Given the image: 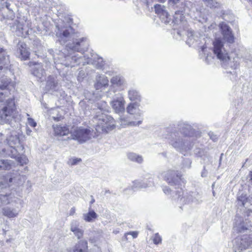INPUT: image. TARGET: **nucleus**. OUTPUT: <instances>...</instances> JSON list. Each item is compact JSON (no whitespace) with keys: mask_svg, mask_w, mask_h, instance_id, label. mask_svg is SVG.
<instances>
[{"mask_svg":"<svg viewBox=\"0 0 252 252\" xmlns=\"http://www.w3.org/2000/svg\"><path fill=\"white\" fill-rule=\"evenodd\" d=\"M19 142V140L17 136L11 135L8 138L4 139L2 134L0 133V156L19 158V154L15 147Z\"/></svg>","mask_w":252,"mask_h":252,"instance_id":"423d86ee","label":"nucleus"},{"mask_svg":"<svg viewBox=\"0 0 252 252\" xmlns=\"http://www.w3.org/2000/svg\"><path fill=\"white\" fill-rule=\"evenodd\" d=\"M191 161L189 159H185L183 161V166L185 168H189L191 167Z\"/></svg>","mask_w":252,"mask_h":252,"instance_id":"ea45409f","label":"nucleus"},{"mask_svg":"<svg viewBox=\"0 0 252 252\" xmlns=\"http://www.w3.org/2000/svg\"><path fill=\"white\" fill-rule=\"evenodd\" d=\"M70 136V139L76 140L82 143L91 139L93 131L90 128L79 127L71 133Z\"/></svg>","mask_w":252,"mask_h":252,"instance_id":"9d476101","label":"nucleus"},{"mask_svg":"<svg viewBox=\"0 0 252 252\" xmlns=\"http://www.w3.org/2000/svg\"><path fill=\"white\" fill-rule=\"evenodd\" d=\"M15 201V197L12 194H0V207L3 205L11 204Z\"/></svg>","mask_w":252,"mask_h":252,"instance_id":"4be33fe9","label":"nucleus"},{"mask_svg":"<svg viewBox=\"0 0 252 252\" xmlns=\"http://www.w3.org/2000/svg\"><path fill=\"white\" fill-rule=\"evenodd\" d=\"M213 195L215 196V192H214V191L213 192Z\"/></svg>","mask_w":252,"mask_h":252,"instance_id":"680f3d73","label":"nucleus"},{"mask_svg":"<svg viewBox=\"0 0 252 252\" xmlns=\"http://www.w3.org/2000/svg\"><path fill=\"white\" fill-rule=\"evenodd\" d=\"M55 134L58 136H64L67 135L69 130L66 126H53Z\"/></svg>","mask_w":252,"mask_h":252,"instance_id":"bb28decb","label":"nucleus"},{"mask_svg":"<svg viewBox=\"0 0 252 252\" xmlns=\"http://www.w3.org/2000/svg\"><path fill=\"white\" fill-rule=\"evenodd\" d=\"M32 132V130L31 129H30L29 128H28L27 129V134H28V135H30V133H31Z\"/></svg>","mask_w":252,"mask_h":252,"instance_id":"3c124183","label":"nucleus"},{"mask_svg":"<svg viewBox=\"0 0 252 252\" xmlns=\"http://www.w3.org/2000/svg\"><path fill=\"white\" fill-rule=\"evenodd\" d=\"M80 161V158H74L72 159V160H70V163L72 165H74L77 164Z\"/></svg>","mask_w":252,"mask_h":252,"instance_id":"a18cd8bd","label":"nucleus"},{"mask_svg":"<svg viewBox=\"0 0 252 252\" xmlns=\"http://www.w3.org/2000/svg\"><path fill=\"white\" fill-rule=\"evenodd\" d=\"M159 0V1H162V0Z\"/></svg>","mask_w":252,"mask_h":252,"instance_id":"e2e57ef3","label":"nucleus"},{"mask_svg":"<svg viewBox=\"0 0 252 252\" xmlns=\"http://www.w3.org/2000/svg\"><path fill=\"white\" fill-rule=\"evenodd\" d=\"M238 204L245 207V205L248 202V198L246 195L243 193L237 197Z\"/></svg>","mask_w":252,"mask_h":252,"instance_id":"f704fd0d","label":"nucleus"},{"mask_svg":"<svg viewBox=\"0 0 252 252\" xmlns=\"http://www.w3.org/2000/svg\"><path fill=\"white\" fill-rule=\"evenodd\" d=\"M247 183L249 185H252V171L249 172V174L247 176Z\"/></svg>","mask_w":252,"mask_h":252,"instance_id":"37998d69","label":"nucleus"},{"mask_svg":"<svg viewBox=\"0 0 252 252\" xmlns=\"http://www.w3.org/2000/svg\"><path fill=\"white\" fill-rule=\"evenodd\" d=\"M98 111L94 117L93 121L95 124V129L97 132H108L114 128L115 122L110 115L104 113L108 111V107L105 102H103L101 106H98Z\"/></svg>","mask_w":252,"mask_h":252,"instance_id":"39448f33","label":"nucleus"},{"mask_svg":"<svg viewBox=\"0 0 252 252\" xmlns=\"http://www.w3.org/2000/svg\"><path fill=\"white\" fill-rule=\"evenodd\" d=\"M20 210L18 207L13 205L7 206L2 208V214L8 218L17 217L19 213Z\"/></svg>","mask_w":252,"mask_h":252,"instance_id":"6ab92c4d","label":"nucleus"},{"mask_svg":"<svg viewBox=\"0 0 252 252\" xmlns=\"http://www.w3.org/2000/svg\"><path fill=\"white\" fill-rule=\"evenodd\" d=\"M27 160H28L27 158L26 157H25L24 163H26Z\"/></svg>","mask_w":252,"mask_h":252,"instance_id":"864d4df0","label":"nucleus"},{"mask_svg":"<svg viewBox=\"0 0 252 252\" xmlns=\"http://www.w3.org/2000/svg\"><path fill=\"white\" fill-rule=\"evenodd\" d=\"M76 59L77 61L75 62V65L82 64L84 65L86 64H88L91 62L89 57L86 55L78 56V55L76 54Z\"/></svg>","mask_w":252,"mask_h":252,"instance_id":"c756f323","label":"nucleus"},{"mask_svg":"<svg viewBox=\"0 0 252 252\" xmlns=\"http://www.w3.org/2000/svg\"><path fill=\"white\" fill-rule=\"evenodd\" d=\"M128 97L131 101H138L141 100V95L138 91L131 89L128 91Z\"/></svg>","mask_w":252,"mask_h":252,"instance_id":"cd10ccee","label":"nucleus"},{"mask_svg":"<svg viewBox=\"0 0 252 252\" xmlns=\"http://www.w3.org/2000/svg\"><path fill=\"white\" fill-rule=\"evenodd\" d=\"M109 80L107 77L104 75H98L96 77V83L94 88L96 90H101L108 86Z\"/></svg>","mask_w":252,"mask_h":252,"instance_id":"aec40b11","label":"nucleus"},{"mask_svg":"<svg viewBox=\"0 0 252 252\" xmlns=\"http://www.w3.org/2000/svg\"><path fill=\"white\" fill-rule=\"evenodd\" d=\"M9 56L3 48H0V70L7 69L9 65ZM10 83L6 78L2 77L0 80V105L5 106L0 111V118L2 123H10L13 118L15 102L13 96H9V92L6 88Z\"/></svg>","mask_w":252,"mask_h":252,"instance_id":"f03ea898","label":"nucleus"},{"mask_svg":"<svg viewBox=\"0 0 252 252\" xmlns=\"http://www.w3.org/2000/svg\"><path fill=\"white\" fill-rule=\"evenodd\" d=\"M21 178L20 176L18 177H12L11 174H0V187L5 188L12 185L13 182H15L17 180Z\"/></svg>","mask_w":252,"mask_h":252,"instance_id":"2eb2a0df","label":"nucleus"},{"mask_svg":"<svg viewBox=\"0 0 252 252\" xmlns=\"http://www.w3.org/2000/svg\"><path fill=\"white\" fill-rule=\"evenodd\" d=\"M105 193H109V190H106Z\"/></svg>","mask_w":252,"mask_h":252,"instance_id":"13d9d810","label":"nucleus"},{"mask_svg":"<svg viewBox=\"0 0 252 252\" xmlns=\"http://www.w3.org/2000/svg\"><path fill=\"white\" fill-rule=\"evenodd\" d=\"M127 235H130L132 236L133 238H136L138 236V232L137 231H131L126 233L125 235L126 239V236Z\"/></svg>","mask_w":252,"mask_h":252,"instance_id":"79ce46f5","label":"nucleus"},{"mask_svg":"<svg viewBox=\"0 0 252 252\" xmlns=\"http://www.w3.org/2000/svg\"><path fill=\"white\" fill-rule=\"evenodd\" d=\"M211 138L213 140H215L216 139V138H214V137H213V138L212 137H211Z\"/></svg>","mask_w":252,"mask_h":252,"instance_id":"4d7b16f0","label":"nucleus"},{"mask_svg":"<svg viewBox=\"0 0 252 252\" xmlns=\"http://www.w3.org/2000/svg\"><path fill=\"white\" fill-rule=\"evenodd\" d=\"M177 33L178 35H179L180 36H181L183 34V33H182V32H181L180 31H177Z\"/></svg>","mask_w":252,"mask_h":252,"instance_id":"603ef678","label":"nucleus"},{"mask_svg":"<svg viewBox=\"0 0 252 252\" xmlns=\"http://www.w3.org/2000/svg\"><path fill=\"white\" fill-rule=\"evenodd\" d=\"M56 28L58 29L56 36L60 44H65L68 41H72V43L67 44L63 52L59 51V54L55 55V63L63 64L66 67L74 66L77 61L76 52H84L88 48L87 39H77L78 35L70 26L64 28L58 24Z\"/></svg>","mask_w":252,"mask_h":252,"instance_id":"f257e3e1","label":"nucleus"},{"mask_svg":"<svg viewBox=\"0 0 252 252\" xmlns=\"http://www.w3.org/2000/svg\"><path fill=\"white\" fill-rule=\"evenodd\" d=\"M32 73L41 82L46 78V73L41 63H34L32 67Z\"/></svg>","mask_w":252,"mask_h":252,"instance_id":"f3484780","label":"nucleus"},{"mask_svg":"<svg viewBox=\"0 0 252 252\" xmlns=\"http://www.w3.org/2000/svg\"><path fill=\"white\" fill-rule=\"evenodd\" d=\"M154 7L155 12L158 16L166 14L167 10L165 9V7L164 5L157 4L155 5Z\"/></svg>","mask_w":252,"mask_h":252,"instance_id":"2f4dec72","label":"nucleus"},{"mask_svg":"<svg viewBox=\"0 0 252 252\" xmlns=\"http://www.w3.org/2000/svg\"><path fill=\"white\" fill-rule=\"evenodd\" d=\"M178 193V197L173 195V198L175 200L179 202L180 204H189L191 202H199L201 198L200 195L196 192H192L190 194H187L182 196L183 192L181 189H178L177 191Z\"/></svg>","mask_w":252,"mask_h":252,"instance_id":"9b49d317","label":"nucleus"},{"mask_svg":"<svg viewBox=\"0 0 252 252\" xmlns=\"http://www.w3.org/2000/svg\"><path fill=\"white\" fill-rule=\"evenodd\" d=\"M252 211L248 210L244 217L237 215L234 219L233 230L237 233H245L237 237L234 241V249L235 252L251 248L252 246Z\"/></svg>","mask_w":252,"mask_h":252,"instance_id":"20e7f679","label":"nucleus"},{"mask_svg":"<svg viewBox=\"0 0 252 252\" xmlns=\"http://www.w3.org/2000/svg\"><path fill=\"white\" fill-rule=\"evenodd\" d=\"M153 242L155 244L158 245L161 243L162 238L158 233H156L153 237Z\"/></svg>","mask_w":252,"mask_h":252,"instance_id":"58836bf2","label":"nucleus"},{"mask_svg":"<svg viewBox=\"0 0 252 252\" xmlns=\"http://www.w3.org/2000/svg\"><path fill=\"white\" fill-rule=\"evenodd\" d=\"M97 218V214L91 207L89 209L87 213L83 215V219L86 222H93Z\"/></svg>","mask_w":252,"mask_h":252,"instance_id":"393cba45","label":"nucleus"},{"mask_svg":"<svg viewBox=\"0 0 252 252\" xmlns=\"http://www.w3.org/2000/svg\"><path fill=\"white\" fill-rule=\"evenodd\" d=\"M162 22L165 24H170L171 18L170 16L168 14L167 11H166L165 14L160 15L159 16Z\"/></svg>","mask_w":252,"mask_h":252,"instance_id":"e433bc0d","label":"nucleus"},{"mask_svg":"<svg viewBox=\"0 0 252 252\" xmlns=\"http://www.w3.org/2000/svg\"><path fill=\"white\" fill-rule=\"evenodd\" d=\"M140 104L138 103H130L126 107V112L130 115L134 116L135 119L138 121H131L128 123V125L132 126H137L140 125L142 122L140 120L143 114L142 111L139 108Z\"/></svg>","mask_w":252,"mask_h":252,"instance_id":"f8f14e48","label":"nucleus"},{"mask_svg":"<svg viewBox=\"0 0 252 252\" xmlns=\"http://www.w3.org/2000/svg\"><path fill=\"white\" fill-rule=\"evenodd\" d=\"M165 180L171 185H178L181 180V175L177 171L168 170L164 173Z\"/></svg>","mask_w":252,"mask_h":252,"instance_id":"ddd939ff","label":"nucleus"},{"mask_svg":"<svg viewBox=\"0 0 252 252\" xmlns=\"http://www.w3.org/2000/svg\"><path fill=\"white\" fill-rule=\"evenodd\" d=\"M74 252H88V242L86 240H80L75 245Z\"/></svg>","mask_w":252,"mask_h":252,"instance_id":"b1692460","label":"nucleus"},{"mask_svg":"<svg viewBox=\"0 0 252 252\" xmlns=\"http://www.w3.org/2000/svg\"><path fill=\"white\" fill-rule=\"evenodd\" d=\"M58 86V82L56 78L50 76L47 82L46 88L48 90H56Z\"/></svg>","mask_w":252,"mask_h":252,"instance_id":"7c9ffc66","label":"nucleus"},{"mask_svg":"<svg viewBox=\"0 0 252 252\" xmlns=\"http://www.w3.org/2000/svg\"><path fill=\"white\" fill-rule=\"evenodd\" d=\"M127 158L132 161L141 163L143 162V159L141 156L134 153H129L127 154Z\"/></svg>","mask_w":252,"mask_h":252,"instance_id":"c85d7f7f","label":"nucleus"},{"mask_svg":"<svg viewBox=\"0 0 252 252\" xmlns=\"http://www.w3.org/2000/svg\"><path fill=\"white\" fill-rule=\"evenodd\" d=\"M206 5L211 8H219L220 4V3L216 1L215 0H203Z\"/></svg>","mask_w":252,"mask_h":252,"instance_id":"72a5a7b5","label":"nucleus"},{"mask_svg":"<svg viewBox=\"0 0 252 252\" xmlns=\"http://www.w3.org/2000/svg\"><path fill=\"white\" fill-rule=\"evenodd\" d=\"M219 27L221 30L223 40L229 43H233L234 37L230 28L224 22L220 23Z\"/></svg>","mask_w":252,"mask_h":252,"instance_id":"4468645a","label":"nucleus"},{"mask_svg":"<svg viewBox=\"0 0 252 252\" xmlns=\"http://www.w3.org/2000/svg\"><path fill=\"white\" fill-rule=\"evenodd\" d=\"M149 185L147 183L143 181H135L133 182V189H142L148 187Z\"/></svg>","mask_w":252,"mask_h":252,"instance_id":"c9c22d12","label":"nucleus"},{"mask_svg":"<svg viewBox=\"0 0 252 252\" xmlns=\"http://www.w3.org/2000/svg\"><path fill=\"white\" fill-rule=\"evenodd\" d=\"M98 239V238L97 237L96 239H94V238H92V237H90V239H89V240H90V241L91 243H95V242H96V241H97V240Z\"/></svg>","mask_w":252,"mask_h":252,"instance_id":"09e8293b","label":"nucleus"},{"mask_svg":"<svg viewBox=\"0 0 252 252\" xmlns=\"http://www.w3.org/2000/svg\"><path fill=\"white\" fill-rule=\"evenodd\" d=\"M184 19V16L182 11H177L175 12L173 16V19L171 21L170 25H179L181 24Z\"/></svg>","mask_w":252,"mask_h":252,"instance_id":"a878e982","label":"nucleus"},{"mask_svg":"<svg viewBox=\"0 0 252 252\" xmlns=\"http://www.w3.org/2000/svg\"><path fill=\"white\" fill-rule=\"evenodd\" d=\"M110 83V89L106 92L107 96L109 97H112L116 92L124 90L126 85V81L123 76L119 75L112 77Z\"/></svg>","mask_w":252,"mask_h":252,"instance_id":"1a4fd4ad","label":"nucleus"},{"mask_svg":"<svg viewBox=\"0 0 252 252\" xmlns=\"http://www.w3.org/2000/svg\"><path fill=\"white\" fill-rule=\"evenodd\" d=\"M11 28L13 32H15L17 35L19 36H23L25 35L24 32L23 24L19 21H14L12 26L11 27Z\"/></svg>","mask_w":252,"mask_h":252,"instance_id":"5701e85b","label":"nucleus"},{"mask_svg":"<svg viewBox=\"0 0 252 252\" xmlns=\"http://www.w3.org/2000/svg\"><path fill=\"white\" fill-rule=\"evenodd\" d=\"M118 96L111 102L112 107L115 112L117 113H120L124 112L125 110V101L122 94H118Z\"/></svg>","mask_w":252,"mask_h":252,"instance_id":"dca6fc26","label":"nucleus"},{"mask_svg":"<svg viewBox=\"0 0 252 252\" xmlns=\"http://www.w3.org/2000/svg\"><path fill=\"white\" fill-rule=\"evenodd\" d=\"M162 190L165 194L169 195V194H171L172 197H173V195L176 196V197H178V194L177 192V191L178 190L174 191H171L170 189L168 187H164L162 189ZM172 199L175 200L173 198H172Z\"/></svg>","mask_w":252,"mask_h":252,"instance_id":"4c0bfd02","label":"nucleus"},{"mask_svg":"<svg viewBox=\"0 0 252 252\" xmlns=\"http://www.w3.org/2000/svg\"><path fill=\"white\" fill-rule=\"evenodd\" d=\"M75 213V209L74 207L72 208L69 212V215L71 216L73 215Z\"/></svg>","mask_w":252,"mask_h":252,"instance_id":"de8ad7c7","label":"nucleus"},{"mask_svg":"<svg viewBox=\"0 0 252 252\" xmlns=\"http://www.w3.org/2000/svg\"><path fill=\"white\" fill-rule=\"evenodd\" d=\"M12 162L8 160H0V169L9 170L11 168Z\"/></svg>","mask_w":252,"mask_h":252,"instance_id":"473e14b6","label":"nucleus"},{"mask_svg":"<svg viewBox=\"0 0 252 252\" xmlns=\"http://www.w3.org/2000/svg\"><path fill=\"white\" fill-rule=\"evenodd\" d=\"M195 153L199 157H202L205 155L204 150L201 149L196 150Z\"/></svg>","mask_w":252,"mask_h":252,"instance_id":"c03bdc74","label":"nucleus"},{"mask_svg":"<svg viewBox=\"0 0 252 252\" xmlns=\"http://www.w3.org/2000/svg\"><path fill=\"white\" fill-rule=\"evenodd\" d=\"M211 138L213 140H215L216 139V138H214V137H213V138L212 137H211Z\"/></svg>","mask_w":252,"mask_h":252,"instance_id":"6e6d98bb","label":"nucleus"},{"mask_svg":"<svg viewBox=\"0 0 252 252\" xmlns=\"http://www.w3.org/2000/svg\"><path fill=\"white\" fill-rule=\"evenodd\" d=\"M28 124L32 127H34L36 126V123L35 122V121L33 119L30 117L28 118Z\"/></svg>","mask_w":252,"mask_h":252,"instance_id":"a19ab883","label":"nucleus"},{"mask_svg":"<svg viewBox=\"0 0 252 252\" xmlns=\"http://www.w3.org/2000/svg\"><path fill=\"white\" fill-rule=\"evenodd\" d=\"M70 230L77 237L80 239L83 235L84 231L79 228V223L77 220H73L70 224Z\"/></svg>","mask_w":252,"mask_h":252,"instance_id":"412c9836","label":"nucleus"},{"mask_svg":"<svg viewBox=\"0 0 252 252\" xmlns=\"http://www.w3.org/2000/svg\"><path fill=\"white\" fill-rule=\"evenodd\" d=\"M213 52L217 59L223 63L228 64L230 61V57L228 56L222 41L219 38H216L213 41Z\"/></svg>","mask_w":252,"mask_h":252,"instance_id":"6e6552de","label":"nucleus"},{"mask_svg":"<svg viewBox=\"0 0 252 252\" xmlns=\"http://www.w3.org/2000/svg\"><path fill=\"white\" fill-rule=\"evenodd\" d=\"M236 66H237V65L234 64V66H233V67L234 68H235L236 67Z\"/></svg>","mask_w":252,"mask_h":252,"instance_id":"bf43d9fd","label":"nucleus"},{"mask_svg":"<svg viewBox=\"0 0 252 252\" xmlns=\"http://www.w3.org/2000/svg\"><path fill=\"white\" fill-rule=\"evenodd\" d=\"M207 171L205 169V167H204L203 170L202 171V172L201 173V176L203 177H206L207 176Z\"/></svg>","mask_w":252,"mask_h":252,"instance_id":"49530a36","label":"nucleus"},{"mask_svg":"<svg viewBox=\"0 0 252 252\" xmlns=\"http://www.w3.org/2000/svg\"><path fill=\"white\" fill-rule=\"evenodd\" d=\"M178 130L168 128L170 134L166 136L169 144L177 151L184 154L192 148L195 138L192 136L194 130L191 126L186 123L180 122L178 125Z\"/></svg>","mask_w":252,"mask_h":252,"instance_id":"7ed1b4c3","label":"nucleus"},{"mask_svg":"<svg viewBox=\"0 0 252 252\" xmlns=\"http://www.w3.org/2000/svg\"><path fill=\"white\" fill-rule=\"evenodd\" d=\"M187 35L188 36V39L187 42L188 44H193L194 41H197L199 38H200L201 42L202 40L205 41L204 45L200 46V50L199 52V56L200 58L204 59L206 62L209 63L211 61L213 57L209 56L207 52V44L211 42V39L210 38H205L203 37H198L197 35L195 34L194 32L192 30H189L187 32Z\"/></svg>","mask_w":252,"mask_h":252,"instance_id":"0eeeda50","label":"nucleus"},{"mask_svg":"<svg viewBox=\"0 0 252 252\" xmlns=\"http://www.w3.org/2000/svg\"><path fill=\"white\" fill-rule=\"evenodd\" d=\"M180 0H169L170 2H172L174 4L178 3Z\"/></svg>","mask_w":252,"mask_h":252,"instance_id":"8fccbe9b","label":"nucleus"},{"mask_svg":"<svg viewBox=\"0 0 252 252\" xmlns=\"http://www.w3.org/2000/svg\"><path fill=\"white\" fill-rule=\"evenodd\" d=\"M16 54L22 60H26L29 58L30 52L25 43L19 42L17 44Z\"/></svg>","mask_w":252,"mask_h":252,"instance_id":"a211bd4d","label":"nucleus"},{"mask_svg":"<svg viewBox=\"0 0 252 252\" xmlns=\"http://www.w3.org/2000/svg\"><path fill=\"white\" fill-rule=\"evenodd\" d=\"M27 116H28V117H29V116H30L29 114H28V113L27 114Z\"/></svg>","mask_w":252,"mask_h":252,"instance_id":"052dcab7","label":"nucleus"},{"mask_svg":"<svg viewBox=\"0 0 252 252\" xmlns=\"http://www.w3.org/2000/svg\"><path fill=\"white\" fill-rule=\"evenodd\" d=\"M94 198H93L92 200L91 201V203L93 204V203H94Z\"/></svg>","mask_w":252,"mask_h":252,"instance_id":"5fc2aeb1","label":"nucleus"}]
</instances>
